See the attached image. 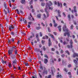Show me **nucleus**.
Here are the masks:
<instances>
[{
  "label": "nucleus",
  "instance_id": "f257e3e1",
  "mask_svg": "<svg viewBox=\"0 0 78 78\" xmlns=\"http://www.w3.org/2000/svg\"><path fill=\"white\" fill-rule=\"evenodd\" d=\"M62 29L63 31L66 32L64 34V36H66V34H67L68 37H69L70 36V33H69V29L67 28H66V25H64L63 27H62Z\"/></svg>",
  "mask_w": 78,
  "mask_h": 78
},
{
  "label": "nucleus",
  "instance_id": "f03ea898",
  "mask_svg": "<svg viewBox=\"0 0 78 78\" xmlns=\"http://www.w3.org/2000/svg\"><path fill=\"white\" fill-rule=\"evenodd\" d=\"M52 5H53L52 2H51V1H49V4L48 3H46V8H47V9L49 8V9L52 10V9H53V7H50L52 6Z\"/></svg>",
  "mask_w": 78,
  "mask_h": 78
},
{
  "label": "nucleus",
  "instance_id": "7ed1b4c3",
  "mask_svg": "<svg viewBox=\"0 0 78 78\" xmlns=\"http://www.w3.org/2000/svg\"><path fill=\"white\" fill-rule=\"evenodd\" d=\"M14 48H16L15 45L13 46L11 48V49L8 50V53L9 55H12V53L14 51Z\"/></svg>",
  "mask_w": 78,
  "mask_h": 78
},
{
  "label": "nucleus",
  "instance_id": "20e7f679",
  "mask_svg": "<svg viewBox=\"0 0 78 78\" xmlns=\"http://www.w3.org/2000/svg\"><path fill=\"white\" fill-rule=\"evenodd\" d=\"M73 41L72 40H70V46L69 45H67V47L68 48H73Z\"/></svg>",
  "mask_w": 78,
  "mask_h": 78
},
{
  "label": "nucleus",
  "instance_id": "39448f33",
  "mask_svg": "<svg viewBox=\"0 0 78 78\" xmlns=\"http://www.w3.org/2000/svg\"><path fill=\"white\" fill-rule=\"evenodd\" d=\"M47 70L46 69H44L43 71H41V73L44 76V75L47 74Z\"/></svg>",
  "mask_w": 78,
  "mask_h": 78
},
{
  "label": "nucleus",
  "instance_id": "423d86ee",
  "mask_svg": "<svg viewBox=\"0 0 78 78\" xmlns=\"http://www.w3.org/2000/svg\"><path fill=\"white\" fill-rule=\"evenodd\" d=\"M15 48L13 49V50H14L13 51L14 53L16 55L18 54V50L17 49V48L15 46Z\"/></svg>",
  "mask_w": 78,
  "mask_h": 78
},
{
  "label": "nucleus",
  "instance_id": "0eeeda50",
  "mask_svg": "<svg viewBox=\"0 0 78 78\" xmlns=\"http://www.w3.org/2000/svg\"><path fill=\"white\" fill-rule=\"evenodd\" d=\"M12 62V64L13 65V67L14 69H16V67H15V64H17V61L16 60H14Z\"/></svg>",
  "mask_w": 78,
  "mask_h": 78
},
{
  "label": "nucleus",
  "instance_id": "6e6552de",
  "mask_svg": "<svg viewBox=\"0 0 78 78\" xmlns=\"http://www.w3.org/2000/svg\"><path fill=\"white\" fill-rule=\"evenodd\" d=\"M14 28V27L13 25H10L9 27V31H11Z\"/></svg>",
  "mask_w": 78,
  "mask_h": 78
},
{
  "label": "nucleus",
  "instance_id": "1a4fd4ad",
  "mask_svg": "<svg viewBox=\"0 0 78 78\" xmlns=\"http://www.w3.org/2000/svg\"><path fill=\"white\" fill-rule=\"evenodd\" d=\"M51 71L52 72V74L53 75V72H55V69L53 66L51 67Z\"/></svg>",
  "mask_w": 78,
  "mask_h": 78
},
{
  "label": "nucleus",
  "instance_id": "9d476101",
  "mask_svg": "<svg viewBox=\"0 0 78 78\" xmlns=\"http://www.w3.org/2000/svg\"><path fill=\"white\" fill-rule=\"evenodd\" d=\"M50 64L51 66H53L54 64V62L53 59H51L50 60Z\"/></svg>",
  "mask_w": 78,
  "mask_h": 78
},
{
  "label": "nucleus",
  "instance_id": "9b49d317",
  "mask_svg": "<svg viewBox=\"0 0 78 78\" xmlns=\"http://www.w3.org/2000/svg\"><path fill=\"white\" fill-rule=\"evenodd\" d=\"M6 3L5 2L4 3V6L5 8V9H7V10L8 11L9 13V9H8V8H7V7L6 6Z\"/></svg>",
  "mask_w": 78,
  "mask_h": 78
},
{
  "label": "nucleus",
  "instance_id": "f8f14e48",
  "mask_svg": "<svg viewBox=\"0 0 78 78\" xmlns=\"http://www.w3.org/2000/svg\"><path fill=\"white\" fill-rule=\"evenodd\" d=\"M58 16L60 17H61V15L60 14H61V12L60 10H58Z\"/></svg>",
  "mask_w": 78,
  "mask_h": 78
},
{
  "label": "nucleus",
  "instance_id": "ddd939ff",
  "mask_svg": "<svg viewBox=\"0 0 78 78\" xmlns=\"http://www.w3.org/2000/svg\"><path fill=\"white\" fill-rule=\"evenodd\" d=\"M76 56H77V57H78V54L76 53H74L73 55V57H74V58H75V57H76Z\"/></svg>",
  "mask_w": 78,
  "mask_h": 78
},
{
  "label": "nucleus",
  "instance_id": "4468645a",
  "mask_svg": "<svg viewBox=\"0 0 78 78\" xmlns=\"http://www.w3.org/2000/svg\"><path fill=\"white\" fill-rule=\"evenodd\" d=\"M10 56V57H11V58H12V59H14L15 58H16V56H15V55L12 54Z\"/></svg>",
  "mask_w": 78,
  "mask_h": 78
},
{
  "label": "nucleus",
  "instance_id": "2eb2a0df",
  "mask_svg": "<svg viewBox=\"0 0 78 78\" xmlns=\"http://www.w3.org/2000/svg\"><path fill=\"white\" fill-rule=\"evenodd\" d=\"M48 41H49V46L50 47V46H51V43L50 41V39L49 38L48 39Z\"/></svg>",
  "mask_w": 78,
  "mask_h": 78
},
{
  "label": "nucleus",
  "instance_id": "dca6fc26",
  "mask_svg": "<svg viewBox=\"0 0 78 78\" xmlns=\"http://www.w3.org/2000/svg\"><path fill=\"white\" fill-rule=\"evenodd\" d=\"M44 64H47V62H48V60L47 58H45L44 59Z\"/></svg>",
  "mask_w": 78,
  "mask_h": 78
},
{
  "label": "nucleus",
  "instance_id": "f3484780",
  "mask_svg": "<svg viewBox=\"0 0 78 78\" xmlns=\"http://www.w3.org/2000/svg\"><path fill=\"white\" fill-rule=\"evenodd\" d=\"M47 9H45V12H46V13L47 14V17H48V16H49V14H48V12H47Z\"/></svg>",
  "mask_w": 78,
  "mask_h": 78
},
{
  "label": "nucleus",
  "instance_id": "a211bd4d",
  "mask_svg": "<svg viewBox=\"0 0 78 78\" xmlns=\"http://www.w3.org/2000/svg\"><path fill=\"white\" fill-rule=\"evenodd\" d=\"M21 3L22 4H25V0H22V1H21Z\"/></svg>",
  "mask_w": 78,
  "mask_h": 78
},
{
  "label": "nucleus",
  "instance_id": "6ab92c4d",
  "mask_svg": "<svg viewBox=\"0 0 78 78\" xmlns=\"http://www.w3.org/2000/svg\"><path fill=\"white\" fill-rule=\"evenodd\" d=\"M58 30L59 31H61V26H60L58 27Z\"/></svg>",
  "mask_w": 78,
  "mask_h": 78
},
{
  "label": "nucleus",
  "instance_id": "aec40b11",
  "mask_svg": "<svg viewBox=\"0 0 78 78\" xmlns=\"http://www.w3.org/2000/svg\"><path fill=\"white\" fill-rule=\"evenodd\" d=\"M36 29L37 30H40L41 28V27H40V26H39L38 27H36Z\"/></svg>",
  "mask_w": 78,
  "mask_h": 78
},
{
  "label": "nucleus",
  "instance_id": "412c9836",
  "mask_svg": "<svg viewBox=\"0 0 78 78\" xmlns=\"http://www.w3.org/2000/svg\"><path fill=\"white\" fill-rule=\"evenodd\" d=\"M76 6H75L74 7V11L75 12H76Z\"/></svg>",
  "mask_w": 78,
  "mask_h": 78
},
{
  "label": "nucleus",
  "instance_id": "4be33fe9",
  "mask_svg": "<svg viewBox=\"0 0 78 78\" xmlns=\"http://www.w3.org/2000/svg\"><path fill=\"white\" fill-rule=\"evenodd\" d=\"M58 39H59V40H61L60 41L62 43V42H63V41L61 40V39H62V37H61L60 38H58Z\"/></svg>",
  "mask_w": 78,
  "mask_h": 78
},
{
  "label": "nucleus",
  "instance_id": "5701e85b",
  "mask_svg": "<svg viewBox=\"0 0 78 78\" xmlns=\"http://www.w3.org/2000/svg\"><path fill=\"white\" fill-rule=\"evenodd\" d=\"M41 14H39L37 15V17H38V18L40 19V18H41Z\"/></svg>",
  "mask_w": 78,
  "mask_h": 78
},
{
  "label": "nucleus",
  "instance_id": "b1692460",
  "mask_svg": "<svg viewBox=\"0 0 78 78\" xmlns=\"http://www.w3.org/2000/svg\"><path fill=\"white\" fill-rule=\"evenodd\" d=\"M57 78H62V76H61V75L58 74V75H57Z\"/></svg>",
  "mask_w": 78,
  "mask_h": 78
},
{
  "label": "nucleus",
  "instance_id": "393cba45",
  "mask_svg": "<svg viewBox=\"0 0 78 78\" xmlns=\"http://www.w3.org/2000/svg\"><path fill=\"white\" fill-rule=\"evenodd\" d=\"M74 62L76 64H77V63H78V62H77V61L76 60H74Z\"/></svg>",
  "mask_w": 78,
  "mask_h": 78
},
{
  "label": "nucleus",
  "instance_id": "a878e982",
  "mask_svg": "<svg viewBox=\"0 0 78 78\" xmlns=\"http://www.w3.org/2000/svg\"><path fill=\"white\" fill-rule=\"evenodd\" d=\"M67 17L69 19V20H70V16L69 15Z\"/></svg>",
  "mask_w": 78,
  "mask_h": 78
},
{
  "label": "nucleus",
  "instance_id": "bb28decb",
  "mask_svg": "<svg viewBox=\"0 0 78 78\" xmlns=\"http://www.w3.org/2000/svg\"><path fill=\"white\" fill-rule=\"evenodd\" d=\"M65 52L66 53H67L69 55H70V53H69V52L68 51H65Z\"/></svg>",
  "mask_w": 78,
  "mask_h": 78
},
{
  "label": "nucleus",
  "instance_id": "cd10ccee",
  "mask_svg": "<svg viewBox=\"0 0 78 78\" xmlns=\"http://www.w3.org/2000/svg\"><path fill=\"white\" fill-rule=\"evenodd\" d=\"M45 40H42L41 41L42 44L44 45V43H45Z\"/></svg>",
  "mask_w": 78,
  "mask_h": 78
},
{
  "label": "nucleus",
  "instance_id": "c85d7f7f",
  "mask_svg": "<svg viewBox=\"0 0 78 78\" xmlns=\"http://www.w3.org/2000/svg\"><path fill=\"white\" fill-rule=\"evenodd\" d=\"M44 18H43V19L44 20H45V19H46V17H47L46 16V15H45V14H44Z\"/></svg>",
  "mask_w": 78,
  "mask_h": 78
},
{
  "label": "nucleus",
  "instance_id": "c756f323",
  "mask_svg": "<svg viewBox=\"0 0 78 78\" xmlns=\"http://www.w3.org/2000/svg\"><path fill=\"white\" fill-rule=\"evenodd\" d=\"M28 60L29 62H31V61H32V58H29Z\"/></svg>",
  "mask_w": 78,
  "mask_h": 78
},
{
  "label": "nucleus",
  "instance_id": "7c9ffc66",
  "mask_svg": "<svg viewBox=\"0 0 78 78\" xmlns=\"http://www.w3.org/2000/svg\"><path fill=\"white\" fill-rule=\"evenodd\" d=\"M41 5L42 6H45V3L44 2H42L41 3Z\"/></svg>",
  "mask_w": 78,
  "mask_h": 78
},
{
  "label": "nucleus",
  "instance_id": "2f4dec72",
  "mask_svg": "<svg viewBox=\"0 0 78 78\" xmlns=\"http://www.w3.org/2000/svg\"><path fill=\"white\" fill-rule=\"evenodd\" d=\"M73 24H72L70 27V29L71 30L73 29Z\"/></svg>",
  "mask_w": 78,
  "mask_h": 78
},
{
  "label": "nucleus",
  "instance_id": "473e14b6",
  "mask_svg": "<svg viewBox=\"0 0 78 78\" xmlns=\"http://www.w3.org/2000/svg\"><path fill=\"white\" fill-rule=\"evenodd\" d=\"M11 41H12V42H14V38H12L11 39Z\"/></svg>",
  "mask_w": 78,
  "mask_h": 78
},
{
  "label": "nucleus",
  "instance_id": "72a5a7b5",
  "mask_svg": "<svg viewBox=\"0 0 78 78\" xmlns=\"http://www.w3.org/2000/svg\"><path fill=\"white\" fill-rule=\"evenodd\" d=\"M44 57H45V58H46L47 59H48V57L47 55H44Z\"/></svg>",
  "mask_w": 78,
  "mask_h": 78
},
{
  "label": "nucleus",
  "instance_id": "f704fd0d",
  "mask_svg": "<svg viewBox=\"0 0 78 78\" xmlns=\"http://www.w3.org/2000/svg\"><path fill=\"white\" fill-rule=\"evenodd\" d=\"M28 19L29 20H31V16H29L28 17Z\"/></svg>",
  "mask_w": 78,
  "mask_h": 78
},
{
  "label": "nucleus",
  "instance_id": "c9c22d12",
  "mask_svg": "<svg viewBox=\"0 0 78 78\" xmlns=\"http://www.w3.org/2000/svg\"><path fill=\"white\" fill-rule=\"evenodd\" d=\"M43 50H44V51H45V50H46V48H45V47L44 46L43 47Z\"/></svg>",
  "mask_w": 78,
  "mask_h": 78
},
{
  "label": "nucleus",
  "instance_id": "e433bc0d",
  "mask_svg": "<svg viewBox=\"0 0 78 78\" xmlns=\"http://www.w3.org/2000/svg\"><path fill=\"white\" fill-rule=\"evenodd\" d=\"M29 1H30V0H28ZM31 1L30 2V4L31 5L32 3H33V0H31Z\"/></svg>",
  "mask_w": 78,
  "mask_h": 78
},
{
  "label": "nucleus",
  "instance_id": "4c0bfd02",
  "mask_svg": "<svg viewBox=\"0 0 78 78\" xmlns=\"http://www.w3.org/2000/svg\"><path fill=\"white\" fill-rule=\"evenodd\" d=\"M48 30L49 32H51L50 28L49 27H48Z\"/></svg>",
  "mask_w": 78,
  "mask_h": 78
},
{
  "label": "nucleus",
  "instance_id": "58836bf2",
  "mask_svg": "<svg viewBox=\"0 0 78 78\" xmlns=\"http://www.w3.org/2000/svg\"><path fill=\"white\" fill-rule=\"evenodd\" d=\"M2 62L3 63V64H6V62H4V61L3 60L2 61Z\"/></svg>",
  "mask_w": 78,
  "mask_h": 78
},
{
  "label": "nucleus",
  "instance_id": "ea45409f",
  "mask_svg": "<svg viewBox=\"0 0 78 78\" xmlns=\"http://www.w3.org/2000/svg\"><path fill=\"white\" fill-rule=\"evenodd\" d=\"M4 12H5V14H7L8 13V12H6V10H5V9H4Z\"/></svg>",
  "mask_w": 78,
  "mask_h": 78
},
{
  "label": "nucleus",
  "instance_id": "a19ab883",
  "mask_svg": "<svg viewBox=\"0 0 78 78\" xmlns=\"http://www.w3.org/2000/svg\"><path fill=\"white\" fill-rule=\"evenodd\" d=\"M16 11H17V13L18 14H20V12H19V10H18V9H16Z\"/></svg>",
  "mask_w": 78,
  "mask_h": 78
},
{
  "label": "nucleus",
  "instance_id": "79ce46f5",
  "mask_svg": "<svg viewBox=\"0 0 78 78\" xmlns=\"http://www.w3.org/2000/svg\"><path fill=\"white\" fill-rule=\"evenodd\" d=\"M57 25H58V24H57V23H54V26L55 27H56V26H57Z\"/></svg>",
  "mask_w": 78,
  "mask_h": 78
},
{
  "label": "nucleus",
  "instance_id": "37998d69",
  "mask_svg": "<svg viewBox=\"0 0 78 78\" xmlns=\"http://www.w3.org/2000/svg\"><path fill=\"white\" fill-rule=\"evenodd\" d=\"M8 42H9V43H10V44L11 43V40L10 39L8 40Z\"/></svg>",
  "mask_w": 78,
  "mask_h": 78
},
{
  "label": "nucleus",
  "instance_id": "c03bdc74",
  "mask_svg": "<svg viewBox=\"0 0 78 78\" xmlns=\"http://www.w3.org/2000/svg\"><path fill=\"white\" fill-rule=\"evenodd\" d=\"M20 13H21V14H23V11H22V10H20Z\"/></svg>",
  "mask_w": 78,
  "mask_h": 78
},
{
  "label": "nucleus",
  "instance_id": "a18cd8bd",
  "mask_svg": "<svg viewBox=\"0 0 78 78\" xmlns=\"http://www.w3.org/2000/svg\"><path fill=\"white\" fill-rule=\"evenodd\" d=\"M11 63H9V65L8 66V67H9L10 68L11 67Z\"/></svg>",
  "mask_w": 78,
  "mask_h": 78
},
{
  "label": "nucleus",
  "instance_id": "49530a36",
  "mask_svg": "<svg viewBox=\"0 0 78 78\" xmlns=\"http://www.w3.org/2000/svg\"><path fill=\"white\" fill-rule=\"evenodd\" d=\"M63 52H64V51H63V50L62 49L60 51L61 53H63Z\"/></svg>",
  "mask_w": 78,
  "mask_h": 78
},
{
  "label": "nucleus",
  "instance_id": "de8ad7c7",
  "mask_svg": "<svg viewBox=\"0 0 78 78\" xmlns=\"http://www.w3.org/2000/svg\"><path fill=\"white\" fill-rule=\"evenodd\" d=\"M63 16H64V17H66V14H65V12H63Z\"/></svg>",
  "mask_w": 78,
  "mask_h": 78
},
{
  "label": "nucleus",
  "instance_id": "09e8293b",
  "mask_svg": "<svg viewBox=\"0 0 78 78\" xmlns=\"http://www.w3.org/2000/svg\"><path fill=\"white\" fill-rule=\"evenodd\" d=\"M64 71H65V72H67L68 71V70H67V69L66 68L64 69Z\"/></svg>",
  "mask_w": 78,
  "mask_h": 78
},
{
  "label": "nucleus",
  "instance_id": "8fccbe9b",
  "mask_svg": "<svg viewBox=\"0 0 78 78\" xmlns=\"http://www.w3.org/2000/svg\"><path fill=\"white\" fill-rule=\"evenodd\" d=\"M48 78H51V75H49L48 76Z\"/></svg>",
  "mask_w": 78,
  "mask_h": 78
},
{
  "label": "nucleus",
  "instance_id": "3c124183",
  "mask_svg": "<svg viewBox=\"0 0 78 78\" xmlns=\"http://www.w3.org/2000/svg\"><path fill=\"white\" fill-rule=\"evenodd\" d=\"M39 75L40 76V78H42V75H41L40 73H39Z\"/></svg>",
  "mask_w": 78,
  "mask_h": 78
},
{
  "label": "nucleus",
  "instance_id": "603ef678",
  "mask_svg": "<svg viewBox=\"0 0 78 78\" xmlns=\"http://www.w3.org/2000/svg\"><path fill=\"white\" fill-rule=\"evenodd\" d=\"M11 33L12 35H14V32H12Z\"/></svg>",
  "mask_w": 78,
  "mask_h": 78
},
{
  "label": "nucleus",
  "instance_id": "864d4df0",
  "mask_svg": "<svg viewBox=\"0 0 78 78\" xmlns=\"http://www.w3.org/2000/svg\"><path fill=\"white\" fill-rule=\"evenodd\" d=\"M45 37L46 39H48V37L47 35H45Z\"/></svg>",
  "mask_w": 78,
  "mask_h": 78
},
{
  "label": "nucleus",
  "instance_id": "5fc2aeb1",
  "mask_svg": "<svg viewBox=\"0 0 78 78\" xmlns=\"http://www.w3.org/2000/svg\"><path fill=\"white\" fill-rule=\"evenodd\" d=\"M40 36L41 37H42V33L40 32Z\"/></svg>",
  "mask_w": 78,
  "mask_h": 78
},
{
  "label": "nucleus",
  "instance_id": "6e6d98bb",
  "mask_svg": "<svg viewBox=\"0 0 78 78\" xmlns=\"http://www.w3.org/2000/svg\"><path fill=\"white\" fill-rule=\"evenodd\" d=\"M58 6H60V3L59 2H58Z\"/></svg>",
  "mask_w": 78,
  "mask_h": 78
},
{
  "label": "nucleus",
  "instance_id": "4d7b16f0",
  "mask_svg": "<svg viewBox=\"0 0 78 78\" xmlns=\"http://www.w3.org/2000/svg\"><path fill=\"white\" fill-rule=\"evenodd\" d=\"M22 33L23 35H24V36H25V35H26V34L25 33L23 32Z\"/></svg>",
  "mask_w": 78,
  "mask_h": 78
},
{
  "label": "nucleus",
  "instance_id": "13d9d810",
  "mask_svg": "<svg viewBox=\"0 0 78 78\" xmlns=\"http://www.w3.org/2000/svg\"><path fill=\"white\" fill-rule=\"evenodd\" d=\"M51 50L52 51H55V49L54 48H52L51 49Z\"/></svg>",
  "mask_w": 78,
  "mask_h": 78
},
{
  "label": "nucleus",
  "instance_id": "bf43d9fd",
  "mask_svg": "<svg viewBox=\"0 0 78 78\" xmlns=\"http://www.w3.org/2000/svg\"><path fill=\"white\" fill-rule=\"evenodd\" d=\"M51 37L53 38V39H54V36H53V35H51Z\"/></svg>",
  "mask_w": 78,
  "mask_h": 78
},
{
  "label": "nucleus",
  "instance_id": "052dcab7",
  "mask_svg": "<svg viewBox=\"0 0 78 78\" xmlns=\"http://www.w3.org/2000/svg\"><path fill=\"white\" fill-rule=\"evenodd\" d=\"M41 24L43 27H45V25H44V24L43 23H41Z\"/></svg>",
  "mask_w": 78,
  "mask_h": 78
},
{
  "label": "nucleus",
  "instance_id": "680f3d73",
  "mask_svg": "<svg viewBox=\"0 0 78 78\" xmlns=\"http://www.w3.org/2000/svg\"><path fill=\"white\" fill-rule=\"evenodd\" d=\"M74 25H76L77 24V23L75 21H74Z\"/></svg>",
  "mask_w": 78,
  "mask_h": 78
},
{
  "label": "nucleus",
  "instance_id": "e2e57ef3",
  "mask_svg": "<svg viewBox=\"0 0 78 78\" xmlns=\"http://www.w3.org/2000/svg\"><path fill=\"white\" fill-rule=\"evenodd\" d=\"M53 33H54V34H55V35H57V33H56V32H54Z\"/></svg>",
  "mask_w": 78,
  "mask_h": 78
},
{
  "label": "nucleus",
  "instance_id": "0e129e2a",
  "mask_svg": "<svg viewBox=\"0 0 78 78\" xmlns=\"http://www.w3.org/2000/svg\"><path fill=\"white\" fill-rule=\"evenodd\" d=\"M71 65L70 64H69V65H68V67L69 68L71 67Z\"/></svg>",
  "mask_w": 78,
  "mask_h": 78
},
{
  "label": "nucleus",
  "instance_id": "69168bd1",
  "mask_svg": "<svg viewBox=\"0 0 78 78\" xmlns=\"http://www.w3.org/2000/svg\"><path fill=\"white\" fill-rule=\"evenodd\" d=\"M24 23H27V21L26 20H25Z\"/></svg>",
  "mask_w": 78,
  "mask_h": 78
},
{
  "label": "nucleus",
  "instance_id": "338daca9",
  "mask_svg": "<svg viewBox=\"0 0 78 78\" xmlns=\"http://www.w3.org/2000/svg\"><path fill=\"white\" fill-rule=\"evenodd\" d=\"M66 44H67V43H66V41L63 42V44H64V45H66Z\"/></svg>",
  "mask_w": 78,
  "mask_h": 78
},
{
  "label": "nucleus",
  "instance_id": "774afa93",
  "mask_svg": "<svg viewBox=\"0 0 78 78\" xmlns=\"http://www.w3.org/2000/svg\"><path fill=\"white\" fill-rule=\"evenodd\" d=\"M55 5H57V4H58V3H57V2H56V1H55Z\"/></svg>",
  "mask_w": 78,
  "mask_h": 78
}]
</instances>
